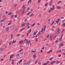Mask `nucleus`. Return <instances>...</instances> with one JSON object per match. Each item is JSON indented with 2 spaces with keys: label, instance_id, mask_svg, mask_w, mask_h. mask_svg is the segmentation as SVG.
Instances as JSON below:
<instances>
[{
  "label": "nucleus",
  "instance_id": "1",
  "mask_svg": "<svg viewBox=\"0 0 65 65\" xmlns=\"http://www.w3.org/2000/svg\"><path fill=\"white\" fill-rule=\"evenodd\" d=\"M15 28V26L14 25L12 26L10 28L11 30H14Z\"/></svg>",
  "mask_w": 65,
  "mask_h": 65
},
{
  "label": "nucleus",
  "instance_id": "2",
  "mask_svg": "<svg viewBox=\"0 0 65 65\" xmlns=\"http://www.w3.org/2000/svg\"><path fill=\"white\" fill-rule=\"evenodd\" d=\"M30 23H26V27H28L29 26Z\"/></svg>",
  "mask_w": 65,
  "mask_h": 65
},
{
  "label": "nucleus",
  "instance_id": "3",
  "mask_svg": "<svg viewBox=\"0 0 65 65\" xmlns=\"http://www.w3.org/2000/svg\"><path fill=\"white\" fill-rule=\"evenodd\" d=\"M48 63H49V61H48L47 62L45 63H44L43 64V65H47L48 64Z\"/></svg>",
  "mask_w": 65,
  "mask_h": 65
},
{
  "label": "nucleus",
  "instance_id": "4",
  "mask_svg": "<svg viewBox=\"0 0 65 65\" xmlns=\"http://www.w3.org/2000/svg\"><path fill=\"white\" fill-rule=\"evenodd\" d=\"M56 37H57V35L54 36L53 37V40H54V39H55V38H56Z\"/></svg>",
  "mask_w": 65,
  "mask_h": 65
},
{
  "label": "nucleus",
  "instance_id": "5",
  "mask_svg": "<svg viewBox=\"0 0 65 65\" xmlns=\"http://www.w3.org/2000/svg\"><path fill=\"white\" fill-rule=\"evenodd\" d=\"M22 8H23L24 10H25V9H26V8L25 7V5H23L22 7Z\"/></svg>",
  "mask_w": 65,
  "mask_h": 65
},
{
  "label": "nucleus",
  "instance_id": "6",
  "mask_svg": "<svg viewBox=\"0 0 65 65\" xmlns=\"http://www.w3.org/2000/svg\"><path fill=\"white\" fill-rule=\"evenodd\" d=\"M19 56H20V54H18L16 55L15 57L16 58H18Z\"/></svg>",
  "mask_w": 65,
  "mask_h": 65
},
{
  "label": "nucleus",
  "instance_id": "7",
  "mask_svg": "<svg viewBox=\"0 0 65 65\" xmlns=\"http://www.w3.org/2000/svg\"><path fill=\"white\" fill-rule=\"evenodd\" d=\"M13 56H14V55H11L10 57V58H12V57H13Z\"/></svg>",
  "mask_w": 65,
  "mask_h": 65
},
{
  "label": "nucleus",
  "instance_id": "8",
  "mask_svg": "<svg viewBox=\"0 0 65 65\" xmlns=\"http://www.w3.org/2000/svg\"><path fill=\"white\" fill-rule=\"evenodd\" d=\"M34 13H32L30 14V16H31V17H33V16H34Z\"/></svg>",
  "mask_w": 65,
  "mask_h": 65
},
{
  "label": "nucleus",
  "instance_id": "9",
  "mask_svg": "<svg viewBox=\"0 0 65 65\" xmlns=\"http://www.w3.org/2000/svg\"><path fill=\"white\" fill-rule=\"evenodd\" d=\"M53 2V1L52 0L51 2H50V4H49V5H51L52 4V2Z\"/></svg>",
  "mask_w": 65,
  "mask_h": 65
},
{
  "label": "nucleus",
  "instance_id": "10",
  "mask_svg": "<svg viewBox=\"0 0 65 65\" xmlns=\"http://www.w3.org/2000/svg\"><path fill=\"white\" fill-rule=\"evenodd\" d=\"M3 25V23L1 22L0 23V26H2Z\"/></svg>",
  "mask_w": 65,
  "mask_h": 65
},
{
  "label": "nucleus",
  "instance_id": "11",
  "mask_svg": "<svg viewBox=\"0 0 65 65\" xmlns=\"http://www.w3.org/2000/svg\"><path fill=\"white\" fill-rule=\"evenodd\" d=\"M4 50V49L2 48H0V51H3Z\"/></svg>",
  "mask_w": 65,
  "mask_h": 65
},
{
  "label": "nucleus",
  "instance_id": "12",
  "mask_svg": "<svg viewBox=\"0 0 65 65\" xmlns=\"http://www.w3.org/2000/svg\"><path fill=\"white\" fill-rule=\"evenodd\" d=\"M26 23H24L23 24H22V27H24V26H25V25Z\"/></svg>",
  "mask_w": 65,
  "mask_h": 65
},
{
  "label": "nucleus",
  "instance_id": "13",
  "mask_svg": "<svg viewBox=\"0 0 65 65\" xmlns=\"http://www.w3.org/2000/svg\"><path fill=\"white\" fill-rule=\"evenodd\" d=\"M55 8H50V10L51 11H52V10H53V9H55Z\"/></svg>",
  "mask_w": 65,
  "mask_h": 65
},
{
  "label": "nucleus",
  "instance_id": "14",
  "mask_svg": "<svg viewBox=\"0 0 65 65\" xmlns=\"http://www.w3.org/2000/svg\"><path fill=\"white\" fill-rule=\"evenodd\" d=\"M30 62H31L30 61H29L27 63V64H30Z\"/></svg>",
  "mask_w": 65,
  "mask_h": 65
},
{
  "label": "nucleus",
  "instance_id": "15",
  "mask_svg": "<svg viewBox=\"0 0 65 65\" xmlns=\"http://www.w3.org/2000/svg\"><path fill=\"white\" fill-rule=\"evenodd\" d=\"M32 2V1L31 0H29L28 2V4H29L30 3H31Z\"/></svg>",
  "mask_w": 65,
  "mask_h": 65
},
{
  "label": "nucleus",
  "instance_id": "16",
  "mask_svg": "<svg viewBox=\"0 0 65 65\" xmlns=\"http://www.w3.org/2000/svg\"><path fill=\"white\" fill-rule=\"evenodd\" d=\"M57 9H61V7H60V6H58L57 7Z\"/></svg>",
  "mask_w": 65,
  "mask_h": 65
},
{
  "label": "nucleus",
  "instance_id": "17",
  "mask_svg": "<svg viewBox=\"0 0 65 65\" xmlns=\"http://www.w3.org/2000/svg\"><path fill=\"white\" fill-rule=\"evenodd\" d=\"M30 43H31V41H30V40H29L28 41V44H29Z\"/></svg>",
  "mask_w": 65,
  "mask_h": 65
},
{
  "label": "nucleus",
  "instance_id": "18",
  "mask_svg": "<svg viewBox=\"0 0 65 65\" xmlns=\"http://www.w3.org/2000/svg\"><path fill=\"white\" fill-rule=\"evenodd\" d=\"M8 29H9V28L8 27H7V28H6V32L8 30Z\"/></svg>",
  "mask_w": 65,
  "mask_h": 65
},
{
  "label": "nucleus",
  "instance_id": "19",
  "mask_svg": "<svg viewBox=\"0 0 65 65\" xmlns=\"http://www.w3.org/2000/svg\"><path fill=\"white\" fill-rule=\"evenodd\" d=\"M19 43H20V44H21L23 43V42H22V41H20L19 42Z\"/></svg>",
  "mask_w": 65,
  "mask_h": 65
},
{
  "label": "nucleus",
  "instance_id": "20",
  "mask_svg": "<svg viewBox=\"0 0 65 65\" xmlns=\"http://www.w3.org/2000/svg\"><path fill=\"white\" fill-rule=\"evenodd\" d=\"M13 42H14V43H15L16 42V41H14V40H13V42H12V43H13Z\"/></svg>",
  "mask_w": 65,
  "mask_h": 65
},
{
  "label": "nucleus",
  "instance_id": "21",
  "mask_svg": "<svg viewBox=\"0 0 65 65\" xmlns=\"http://www.w3.org/2000/svg\"><path fill=\"white\" fill-rule=\"evenodd\" d=\"M22 62V59H21V60L20 61H19V64H20V63H21Z\"/></svg>",
  "mask_w": 65,
  "mask_h": 65
},
{
  "label": "nucleus",
  "instance_id": "22",
  "mask_svg": "<svg viewBox=\"0 0 65 65\" xmlns=\"http://www.w3.org/2000/svg\"><path fill=\"white\" fill-rule=\"evenodd\" d=\"M28 40H27L25 42V43H26V44H27V43H28Z\"/></svg>",
  "mask_w": 65,
  "mask_h": 65
},
{
  "label": "nucleus",
  "instance_id": "23",
  "mask_svg": "<svg viewBox=\"0 0 65 65\" xmlns=\"http://www.w3.org/2000/svg\"><path fill=\"white\" fill-rule=\"evenodd\" d=\"M54 22H55V21H54L51 24V26H52V25L54 24Z\"/></svg>",
  "mask_w": 65,
  "mask_h": 65
},
{
  "label": "nucleus",
  "instance_id": "24",
  "mask_svg": "<svg viewBox=\"0 0 65 65\" xmlns=\"http://www.w3.org/2000/svg\"><path fill=\"white\" fill-rule=\"evenodd\" d=\"M34 59L36 57V55L35 54L34 55Z\"/></svg>",
  "mask_w": 65,
  "mask_h": 65
},
{
  "label": "nucleus",
  "instance_id": "25",
  "mask_svg": "<svg viewBox=\"0 0 65 65\" xmlns=\"http://www.w3.org/2000/svg\"><path fill=\"white\" fill-rule=\"evenodd\" d=\"M51 21V19H49L48 20V21L49 23H50V21Z\"/></svg>",
  "mask_w": 65,
  "mask_h": 65
},
{
  "label": "nucleus",
  "instance_id": "26",
  "mask_svg": "<svg viewBox=\"0 0 65 65\" xmlns=\"http://www.w3.org/2000/svg\"><path fill=\"white\" fill-rule=\"evenodd\" d=\"M52 52V50H51L50 51L48 52V54H49V53H51V52Z\"/></svg>",
  "mask_w": 65,
  "mask_h": 65
},
{
  "label": "nucleus",
  "instance_id": "27",
  "mask_svg": "<svg viewBox=\"0 0 65 65\" xmlns=\"http://www.w3.org/2000/svg\"><path fill=\"white\" fill-rule=\"evenodd\" d=\"M56 63L57 64H58L59 63H60V62H59V61H57L56 62Z\"/></svg>",
  "mask_w": 65,
  "mask_h": 65
},
{
  "label": "nucleus",
  "instance_id": "28",
  "mask_svg": "<svg viewBox=\"0 0 65 65\" xmlns=\"http://www.w3.org/2000/svg\"><path fill=\"white\" fill-rule=\"evenodd\" d=\"M40 1H41V0H38V3H39L40 2Z\"/></svg>",
  "mask_w": 65,
  "mask_h": 65
},
{
  "label": "nucleus",
  "instance_id": "29",
  "mask_svg": "<svg viewBox=\"0 0 65 65\" xmlns=\"http://www.w3.org/2000/svg\"><path fill=\"white\" fill-rule=\"evenodd\" d=\"M12 42L11 41L9 43V45H11V44Z\"/></svg>",
  "mask_w": 65,
  "mask_h": 65
},
{
  "label": "nucleus",
  "instance_id": "30",
  "mask_svg": "<svg viewBox=\"0 0 65 65\" xmlns=\"http://www.w3.org/2000/svg\"><path fill=\"white\" fill-rule=\"evenodd\" d=\"M22 51H23V49H21L19 51V52H21Z\"/></svg>",
  "mask_w": 65,
  "mask_h": 65
},
{
  "label": "nucleus",
  "instance_id": "31",
  "mask_svg": "<svg viewBox=\"0 0 65 65\" xmlns=\"http://www.w3.org/2000/svg\"><path fill=\"white\" fill-rule=\"evenodd\" d=\"M41 32H40V31H39L38 33V35H40V34Z\"/></svg>",
  "mask_w": 65,
  "mask_h": 65
},
{
  "label": "nucleus",
  "instance_id": "32",
  "mask_svg": "<svg viewBox=\"0 0 65 65\" xmlns=\"http://www.w3.org/2000/svg\"><path fill=\"white\" fill-rule=\"evenodd\" d=\"M35 25V23H34L32 25V27H33V26H34V25Z\"/></svg>",
  "mask_w": 65,
  "mask_h": 65
},
{
  "label": "nucleus",
  "instance_id": "33",
  "mask_svg": "<svg viewBox=\"0 0 65 65\" xmlns=\"http://www.w3.org/2000/svg\"><path fill=\"white\" fill-rule=\"evenodd\" d=\"M32 52V53H35L36 52V51H33V50L31 51Z\"/></svg>",
  "mask_w": 65,
  "mask_h": 65
},
{
  "label": "nucleus",
  "instance_id": "34",
  "mask_svg": "<svg viewBox=\"0 0 65 65\" xmlns=\"http://www.w3.org/2000/svg\"><path fill=\"white\" fill-rule=\"evenodd\" d=\"M31 13V12H29V13H28L27 14V15H28L29 14H30V13Z\"/></svg>",
  "mask_w": 65,
  "mask_h": 65
},
{
  "label": "nucleus",
  "instance_id": "35",
  "mask_svg": "<svg viewBox=\"0 0 65 65\" xmlns=\"http://www.w3.org/2000/svg\"><path fill=\"white\" fill-rule=\"evenodd\" d=\"M31 29H30V30H29V33H31Z\"/></svg>",
  "mask_w": 65,
  "mask_h": 65
},
{
  "label": "nucleus",
  "instance_id": "36",
  "mask_svg": "<svg viewBox=\"0 0 65 65\" xmlns=\"http://www.w3.org/2000/svg\"><path fill=\"white\" fill-rule=\"evenodd\" d=\"M49 36H50V35L48 34L47 36V38H48L49 37Z\"/></svg>",
  "mask_w": 65,
  "mask_h": 65
},
{
  "label": "nucleus",
  "instance_id": "37",
  "mask_svg": "<svg viewBox=\"0 0 65 65\" xmlns=\"http://www.w3.org/2000/svg\"><path fill=\"white\" fill-rule=\"evenodd\" d=\"M43 30V28H42L41 30V32L42 33Z\"/></svg>",
  "mask_w": 65,
  "mask_h": 65
},
{
  "label": "nucleus",
  "instance_id": "38",
  "mask_svg": "<svg viewBox=\"0 0 65 65\" xmlns=\"http://www.w3.org/2000/svg\"><path fill=\"white\" fill-rule=\"evenodd\" d=\"M50 64H54V62L52 61L51 63Z\"/></svg>",
  "mask_w": 65,
  "mask_h": 65
},
{
  "label": "nucleus",
  "instance_id": "39",
  "mask_svg": "<svg viewBox=\"0 0 65 65\" xmlns=\"http://www.w3.org/2000/svg\"><path fill=\"white\" fill-rule=\"evenodd\" d=\"M16 6H17V4H15L14 6V7H16Z\"/></svg>",
  "mask_w": 65,
  "mask_h": 65
},
{
  "label": "nucleus",
  "instance_id": "40",
  "mask_svg": "<svg viewBox=\"0 0 65 65\" xmlns=\"http://www.w3.org/2000/svg\"><path fill=\"white\" fill-rule=\"evenodd\" d=\"M11 12L10 13H8V15H10L11 14Z\"/></svg>",
  "mask_w": 65,
  "mask_h": 65
},
{
  "label": "nucleus",
  "instance_id": "41",
  "mask_svg": "<svg viewBox=\"0 0 65 65\" xmlns=\"http://www.w3.org/2000/svg\"><path fill=\"white\" fill-rule=\"evenodd\" d=\"M53 58L52 57V58H51L50 59V60H53Z\"/></svg>",
  "mask_w": 65,
  "mask_h": 65
},
{
  "label": "nucleus",
  "instance_id": "42",
  "mask_svg": "<svg viewBox=\"0 0 65 65\" xmlns=\"http://www.w3.org/2000/svg\"><path fill=\"white\" fill-rule=\"evenodd\" d=\"M25 29V28H23V29H21V30H20V31H23V30H24V29Z\"/></svg>",
  "mask_w": 65,
  "mask_h": 65
},
{
  "label": "nucleus",
  "instance_id": "43",
  "mask_svg": "<svg viewBox=\"0 0 65 65\" xmlns=\"http://www.w3.org/2000/svg\"><path fill=\"white\" fill-rule=\"evenodd\" d=\"M27 19H25V20L24 21V22H27Z\"/></svg>",
  "mask_w": 65,
  "mask_h": 65
},
{
  "label": "nucleus",
  "instance_id": "44",
  "mask_svg": "<svg viewBox=\"0 0 65 65\" xmlns=\"http://www.w3.org/2000/svg\"><path fill=\"white\" fill-rule=\"evenodd\" d=\"M11 38H12L13 37V35H12V34H11Z\"/></svg>",
  "mask_w": 65,
  "mask_h": 65
},
{
  "label": "nucleus",
  "instance_id": "45",
  "mask_svg": "<svg viewBox=\"0 0 65 65\" xmlns=\"http://www.w3.org/2000/svg\"><path fill=\"white\" fill-rule=\"evenodd\" d=\"M15 18H18V17H17V15H15Z\"/></svg>",
  "mask_w": 65,
  "mask_h": 65
},
{
  "label": "nucleus",
  "instance_id": "46",
  "mask_svg": "<svg viewBox=\"0 0 65 65\" xmlns=\"http://www.w3.org/2000/svg\"><path fill=\"white\" fill-rule=\"evenodd\" d=\"M6 19V17H5L3 18V20H5Z\"/></svg>",
  "mask_w": 65,
  "mask_h": 65
},
{
  "label": "nucleus",
  "instance_id": "47",
  "mask_svg": "<svg viewBox=\"0 0 65 65\" xmlns=\"http://www.w3.org/2000/svg\"><path fill=\"white\" fill-rule=\"evenodd\" d=\"M51 31H54V29H52L51 30Z\"/></svg>",
  "mask_w": 65,
  "mask_h": 65
},
{
  "label": "nucleus",
  "instance_id": "48",
  "mask_svg": "<svg viewBox=\"0 0 65 65\" xmlns=\"http://www.w3.org/2000/svg\"><path fill=\"white\" fill-rule=\"evenodd\" d=\"M61 2V1H59L57 3L58 4L59 3H60Z\"/></svg>",
  "mask_w": 65,
  "mask_h": 65
},
{
  "label": "nucleus",
  "instance_id": "49",
  "mask_svg": "<svg viewBox=\"0 0 65 65\" xmlns=\"http://www.w3.org/2000/svg\"><path fill=\"white\" fill-rule=\"evenodd\" d=\"M63 44L62 43H61L60 44V46H63Z\"/></svg>",
  "mask_w": 65,
  "mask_h": 65
},
{
  "label": "nucleus",
  "instance_id": "50",
  "mask_svg": "<svg viewBox=\"0 0 65 65\" xmlns=\"http://www.w3.org/2000/svg\"><path fill=\"white\" fill-rule=\"evenodd\" d=\"M60 33V32H59V31H58L56 33L57 34H59V33Z\"/></svg>",
  "mask_w": 65,
  "mask_h": 65
},
{
  "label": "nucleus",
  "instance_id": "51",
  "mask_svg": "<svg viewBox=\"0 0 65 65\" xmlns=\"http://www.w3.org/2000/svg\"><path fill=\"white\" fill-rule=\"evenodd\" d=\"M11 19H12L13 18V17L12 15H11Z\"/></svg>",
  "mask_w": 65,
  "mask_h": 65
},
{
  "label": "nucleus",
  "instance_id": "52",
  "mask_svg": "<svg viewBox=\"0 0 65 65\" xmlns=\"http://www.w3.org/2000/svg\"><path fill=\"white\" fill-rule=\"evenodd\" d=\"M36 32H35L34 34L33 35H36Z\"/></svg>",
  "mask_w": 65,
  "mask_h": 65
},
{
  "label": "nucleus",
  "instance_id": "53",
  "mask_svg": "<svg viewBox=\"0 0 65 65\" xmlns=\"http://www.w3.org/2000/svg\"><path fill=\"white\" fill-rule=\"evenodd\" d=\"M27 53L26 52L25 53H24V55H27Z\"/></svg>",
  "mask_w": 65,
  "mask_h": 65
},
{
  "label": "nucleus",
  "instance_id": "54",
  "mask_svg": "<svg viewBox=\"0 0 65 65\" xmlns=\"http://www.w3.org/2000/svg\"><path fill=\"white\" fill-rule=\"evenodd\" d=\"M35 36H33L32 37V38H35Z\"/></svg>",
  "mask_w": 65,
  "mask_h": 65
},
{
  "label": "nucleus",
  "instance_id": "55",
  "mask_svg": "<svg viewBox=\"0 0 65 65\" xmlns=\"http://www.w3.org/2000/svg\"><path fill=\"white\" fill-rule=\"evenodd\" d=\"M62 23L63 24V23H64V20H62Z\"/></svg>",
  "mask_w": 65,
  "mask_h": 65
},
{
  "label": "nucleus",
  "instance_id": "56",
  "mask_svg": "<svg viewBox=\"0 0 65 65\" xmlns=\"http://www.w3.org/2000/svg\"><path fill=\"white\" fill-rule=\"evenodd\" d=\"M56 22L57 24H58V23H59V21H56Z\"/></svg>",
  "mask_w": 65,
  "mask_h": 65
},
{
  "label": "nucleus",
  "instance_id": "57",
  "mask_svg": "<svg viewBox=\"0 0 65 65\" xmlns=\"http://www.w3.org/2000/svg\"><path fill=\"white\" fill-rule=\"evenodd\" d=\"M46 28V25H45L44 27V29H45Z\"/></svg>",
  "mask_w": 65,
  "mask_h": 65
},
{
  "label": "nucleus",
  "instance_id": "58",
  "mask_svg": "<svg viewBox=\"0 0 65 65\" xmlns=\"http://www.w3.org/2000/svg\"><path fill=\"white\" fill-rule=\"evenodd\" d=\"M27 10H30V8H29V7H28L27 8Z\"/></svg>",
  "mask_w": 65,
  "mask_h": 65
},
{
  "label": "nucleus",
  "instance_id": "59",
  "mask_svg": "<svg viewBox=\"0 0 65 65\" xmlns=\"http://www.w3.org/2000/svg\"><path fill=\"white\" fill-rule=\"evenodd\" d=\"M11 25V23H9L8 24V25Z\"/></svg>",
  "mask_w": 65,
  "mask_h": 65
},
{
  "label": "nucleus",
  "instance_id": "60",
  "mask_svg": "<svg viewBox=\"0 0 65 65\" xmlns=\"http://www.w3.org/2000/svg\"><path fill=\"white\" fill-rule=\"evenodd\" d=\"M37 40H38V39H37V38H36V40L35 41L36 42L37 41Z\"/></svg>",
  "mask_w": 65,
  "mask_h": 65
},
{
  "label": "nucleus",
  "instance_id": "61",
  "mask_svg": "<svg viewBox=\"0 0 65 65\" xmlns=\"http://www.w3.org/2000/svg\"><path fill=\"white\" fill-rule=\"evenodd\" d=\"M20 34H19L17 35V36H20Z\"/></svg>",
  "mask_w": 65,
  "mask_h": 65
},
{
  "label": "nucleus",
  "instance_id": "62",
  "mask_svg": "<svg viewBox=\"0 0 65 65\" xmlns=\"http://www.w3.org/2000/svg\"><path fill=\"white\" fill-rule=\"evenodd\" d=\"M61 54H59L58 55V57H61Z\"/></svg>",
  "mask_w": 65,
  "mask_h": 65
},
{
  "label": "nucleus",
  "instance_id": "63",
  "mask_svg": "<svg viewBox=\"0 0 65 65\" xmlns=\"http://www.w3.org/2000/svg\"><path fill=\"white\" fill-rule=\"evenodd\" d=\"M23 65H27V63H24Z\"/></svg>",
  "mask_w": 65,
  "mask_h": 65
},
{
  "label": "nucleus",
  "instance_id": "64",
  "mask_svg": "<svg viewBox=\"0 0 65 65\" xmlns=\"http://www.w3.org/2000/svg\"><path fill=\"white\" fill-rule=\"evenodd\" d=\"M65 25V23L62 24V26H64Z\"/></svg>",
  "mask_w": 65,
  "mask_h": 65
}]
</instances>
